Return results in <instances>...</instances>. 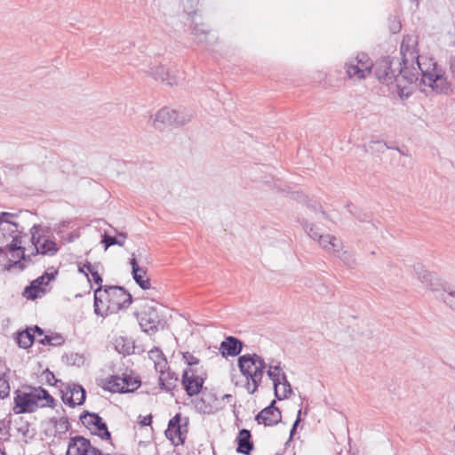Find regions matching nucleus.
I'll return each mask as SVG.
<instances>
[{
	"label": "nucleus",
	"instance_id": "obj_1",
	"mask_svg": "<svg viewBox=\"0 0 455 455\" xmlns=\"http://www.w3.org/2000/svg\"><path fill=\"white\" fill-rule=\"evenodd\" d=\"M417 45L416 36H406L401 44L402 60L398 58H385L375 66L378 80L386 84L395 83L401 99H407L411 95L409 86L415 83L416 72L411 68L417 59Z\"/></svg>",
	"mask_w": 455,
	"mask_h": 455
},
{
	"label": "nucleus",
	"instance_id": "obj_2",
	"mask_svg": "<svg viewBox=\"0 0 455 455\" xmlns=\"http://www.w3.org/2000/svg\"><path fill=\"white\" fill-rule=\"evenodd\" d=\"M411 70L416 72L415 82L419 81L420 91L426 94L451 95L453 92L451 82L444 69L436 61L427 56H420L417 50V59L411 63Z\"/></svg>",
	"mask_w": 455,
	"mask_h": 455
},
{
	"label": "nucleus",
	"instance_id": "obj_3",
	"mask_svg": "<svg viewBox=\"0 0 455 455\" xmlns=\"http://www.w3.org/2000/svg\"><path fill=\"white\" fill-rule=\"evenodd\" d=\"M131 303L132 295L120 286L99 287L94 291V312L98 315L116 313Z\"/></svg>",
	"mask_w": 455,
	"mask_h": 455
},
{
	"label": "nucleus",
	"instance_id": "obj_4",
	"mask_svg": "<svg viewBox=\"0 0 455 455\" xmlns=\"http://www.w3.org/2000/svg\"><path fill=\"white\" fill-rule=\"evenodd\" d=\"M15 215L11 212L0 213V252L8 251L12 258L25 259V248L21 246V237L18 225L12 221ZM16 263L17 260L14 259Z\"/></svg>",
	"mask_w": 455,
	"mask_h": 455
},
{
	"label": "nucleus",
	"instance_id": "obj_5",
	"mask_svg": "<svg viewBox=\"0 0 455 455\" xmlns=\"http://www.w3.org/2000/svg\"><path fill=\"white\" fill-rule=\"evenodd\" d=\"M53 407V397L42 387L30 388L28 392L19 391L14 398L15 414L29 413L38 407Z\"/></svg>",
	"mask_w": 455,
	"mask_h": 455
},
{
	"label": "nucleus",
	"instance_id": "obj_6",
	"mask_svg": "<svg viewBox=\"0 0 455 455\" xmlns=\"http://www.w3.org/2000/svg\"><path fill=\"white\" fill-rule=\"evenodd\" d=\"M238 367L247 379L246 390L251 395L254 394L262 381L266 362L257 354H246L238 358Z\"/></svg>",
	"mask_w": 455,
	"mask_h": 455
},
{
	"label": "nucleus",
	"instance_id": "obj_7",
	"mask_svg": "<svg viewBox=\"0 0 455 455\" xmlns=\"http://www.w3.org/2000/svg\"><path fill=\"white\" fill-rule=\"evenodd\" d=\"M192 117V114L187 111H177L164 107L152 116L150 120L156 130L164 131L172 126L183 125L190 122Z\"/></svg>",
	"mask_w": 455,
	"mask_h": 455
},
{
	"label": "nucleus",
	"instance_id": "obj_8",
	"mask_svg": "<svg viewBox=\"0 0 455 455\" xmlns=\"http://www.w3.org/2000/svg\"><path fill=\"white\" fill-rule=\"evenodd\" d=\"M140 313V325L145 332L154 333L163 327V317L159 313L157 303L154 300H145Z\"/></svg>",
	"mask_w": 455,
	"mask_h": 455
},
{
	"label": "nucleus",
	"instance_id": "obj_9",
	"mask_svg": "<svg viewBox=\"0 0 455 455\" xmlns=\"http://www.w3.org/2000/svg\"><path fill=\"white\" fill-rule=\"evenodd\" d=\"M373 68L371 59L364 53L349 59L345 64V69L350 79L361 80L368 76Z\"/></svg>",
	"mask_w": 455,
	"mask_h": 455
},
{
	"label": "nucleus",
	"instance_id": "obj_10",
	"mask_svg": "<svg viewBox=\"0 0 455 455\" xmlns=\"http://www.w3.org/2000/svg\"><path fill=\"white\" fill-rule=\"evenodd\" d=\"M188 418H182L180 413H177L169 420L165 435L173 445L178 446L184 443L188 432Z\"/></svg>",
	"mask_w": 455,
	"mask_h": 455
},
{
	"label": "nucleus",
	"instance_id": "obj_11",
	"mask_svg": "<svg viewBox=\"0 0 455 455\" xmlns=\"http://www.w3.org/2000/svg\"><path fill=\"white\" fill-rule=\"evenodd\" d=\"M205 373L195 368H188L183 371L182 385L188 395L194 396L200 393L204 383Z\"/></svg>",
	"mask_w": 455,
	"mask_h": 455
},
{
	"label": "nucleus",
	"instance_id": "obj_12",
	"mask_svg": "<svg viewBox=\"0 0 455 455\" xmlns=\"http://www.w3.org/2000/svg\"><path fill=\"white\" fill-rule=\"evenodd\" d=\"M325 219V214L323 212H315V216H308L303 220L302 225L307 235L314 240H317L321 248L324 251L329 247L330 241L332 235H322L319 228L315 226L313 220H322Z\"/></svg>",
	"mask_w": 455,
	"mask_h": 455
},
{
	"label": "nucleus",
	"instance_id": "obj_13",
	"mask_svg": "<svg viewBox=\"0 0 455 455\" xmlns=\"http://www.w3.org/2000/svg\"><path fill=\"white\" fill-rule=\"evenodd\" d=\"M140 384L137 378L129 375L112 376L106 384V389L112 393H129L137 389Z\"/></svg>",
	"mask_w": 455,
	"mask_h": 455
},
{
	"label": "nucleus",
	"instance_id": "obj_14",
	"mask_svg": "<svg viewBox=\"0 0 455 455\" xmlns=\"http://www.w3.org/2000/svg\"><path fill=\"white\" fill-rule=\"evenodd\" d=\"M40 228L41 227L39 225H34L30 229L32 242L36 252L52 256L58 251L59 247L54 241L48 239L45 236H41L39 235Z\"/></svg>",
	"mask_w": 455,
	"mask_h": 455
},
{
	"label": "nucleus",
	"instance_id": "obj_15",
	"mask_svg": "<svg viewBox=\"0 0 455 455\" xmlns=\"http://www.w3.org/2000/svg\"><path fill=\"white\" fill-rule=\"evenodd\" d=\"M80 418L83 424L92 433L103 440L110 439V433L107 425L98 414L85 412Z\"/></svg>",
	"mask_w": 455,
	"mask_h": 455
},
{
	"label": "nucleus",
	"instance_id": "obj_16",
	"mask_svg": "<svg viewBox=\"0 0 455 455\" xmlns=\"http://www.w3.org/2000/svg\"><path fill=\"white\" fill-rule=\"evenodd\" d=\"M415 275L417 280L421 283V285L427 291H432L435 296L438 294V291H440L443 287L438 275L434 272L428 271L423 267L419 266L418 267H415Z\"/></svg>",
	"mask_w": 455,
	"mask_h": 455
},
{
	"label": "nucleus",
	"instance_id": "obj_17",
	"mask_svg": "<svg viewBox=\"0 0 455 455\" xmlns=\"http://www.w3.org/2000/svg\"><path fill=\"white\" fill-rule=\"evenodd\" d=\"M62 401L71 407L81 405L85 400V391L82 386L68 384L65 390H61Z\"/></svg>",
	"mask_w": 455,
	"mask_h": 455
},
{
	"label": "nucleus",
	"instance_id": "obj_18",
	"mask_svg": "<svg viewBox=\"0 0 455 455\" xmlns=\"http://www.w3.org/2000/svg\"><path fill=\"white\" fill-rule=\"evenodd\" d=\"M96 449L89 440L77 435L70 438L66 455H91V451Z\"/></svg>",
	"mask_w": 455,
	"mask_h": 455
},
{
	"label": "nucleus",
	"instance_id": "obj_19",
	"mask_svg": "<svg viewBox=\"0 0 455 455\" xmlns=\"http://www.w3.org/2000/svg\"><path fill=\"white\" fill-rule=\"evenodd\" d=\"M275 402L273 401L271 404L263 409L257 416L256 419L260 424L265 426H274L277 424L281 419V411L275 406Z\"/></svg>",
	"mask_w": 455,
	"mask_h": 455
},
{
	"label": "nucleus",
	"instance_id": "obj_20",
	"mask_svg": "<svg viewBox=\"0 0 455 455\" xmlns=\"http://www.w3.org/2000/svg\"><path fill=\"white\" fill-rule=\"evenodd\" d=\"M130 264L132 266V274L135 283L143 290L149 289L151 283L150 279L147 276V271L139 266L133 253L132 254Z\"/></svg>",
	"mask_w": 455,
	"mask_h": 455
},
{
	"label": "nucleus",
	"instance_id": "obj_21",
	"mask_svg": "<svg viewBox=\"0 0 455 455\" xmlns=\"http://www.w3.org/2000/svg\"><path fill=\"white\" fill-rule=\"evenodd\" d=\"M326 251L331 255L339 257L347 264H349L352 259V255L348 251L343 250V242L341 239L334 235L331 236Z\"/></svg>",
	"mask_w": 455,
	"mask_h": 455
},
{
	"label": "nucleus",
	"instance_id": "obj_22",
	"mask_svg": "<svg viewBox=\"0 0 455 455\" xmlns=\"http://www.w3.org/2000/svg\"><path fill=\"white\" fill-rule=\"evenodd\" d=\"M242 342L232 336L225 339L220 344V350L224 356H235L242 351Z\"/></svg>",
	"mask_w": 455,
	"mask_h": 455
},
{
	"label": "nucleus",
	"instance_id": "obj_23",
	"mask_svg": "<svg viewBox=\"0 0 455 455\" xmlns=\"http://www.w3.org/2000/svg\"><path fill=\"white\" fill-rule=\"evenodd\" d=\"M148 75L155 80L161 81L168 85H174L177 84V78L175 76L170 75L168 69L161 65L150 68Z\"/></svg>",
	"mask_w": 455,
	"mask_h": 455
},
{
	"label": "nucleus",
	"instance_id": "obj_24",
	"mask_svg": "<svg viewBox=\"0 0 455 455\" xmlns=\"http://www.w3.org/2000/svg\"><path fill=\"white\" fill-rule=\"evenodd\" d=\"M435 299L442 302L446 307L455 313V291L449 287L443 286Z\"/></svg>",
	"mask_w": 455,
	"mask_h": 455
},
{
	"label": "nucleus",
	"instance_id": "obj_25",
	"mask_svg": "<svg viewBox=\"0 0 455 455\" xmlns=\"http://www.w3.org/2000/svg\"><path fill=\"white\" fill-rule=\"evenodd\" d=\"M45 275H42L34 280L31 284L25 289V294L28 299H35L44 293V289L42 287L45 284Z\"/></svg>",
	"mask_w": 455,
	"mask_h": 455
},
{
	"label": "nucleus",
	"instance_id": "obj_26",
	"mask_svg": "<svg viewBox=\"0 0 455 455\" xmlns=\"http://www.w3.org/2000/svg\"><path fill=\"white\" fill-rule=\"evenodd\" d=\"M267 373L269 379L272 380L273 385L276 382L280 381L281 379H283L286 375L281 368V362L272 359L267 364Z\"/></svg>",
	"mask_w": 455,
	"mask_h": 455
},
{
	"label": "nucleus",
	"instance_id": "obj_27",
	"mask_svg": "<svg viewBox=\"0 0 455 455\" xmlns=\"http://www.w3.org/2000/svg\"><path fill=\"white\" fill-rule=\"evenodd\" d=\"M251 433L247 429H242L238 435V447L237 452L248 455L252 450V443L250 441Z\"/></svg>",
	"mask_w": 455,
	"mask_h": 455
},
{
	"label": "nucleus",
	"instance_id": "obj_28",
	"mask_svg": "<svg viewBox=\"0 0 455 455\" xmlns=\"http://www.w3.org/2000/svg\"><path fill=\"white\" fill-rule=\"evenodd\" d=\"M274 388L275 395L278 400L288 398L292 393L291 384L287 380L286 376L283 379H281L280 381L274 384Z\"/></svg>",
	"mask_w": 455,
	"mask_h": 455
},
{
	"label": "nucleus",
	"instance_id": "obj_29",
	"mask_svg": "<svg viewBox=\"0 0 455 455\" xmlns=\"http://www.w3.org/2000/svg\"><path fill=\"white\" fill-rule=\"evenodd\" d=\"M178 378L174 376V373L162 371L159 377V382L162 387L166 391H171L176 386Z\"/></svg>",
	"mask_w": 455,
	"mask_h": 455
},
{
	"label": "nucleus",
	"instance_id": "obj_30",
	"mask_svg": "<svg viewBox=\"0 0 455 455\" xmlns=\"http://www.w3.org/2000/svg\"><path fill=\"white\" fill-rule=\"evenodd\" d=\"M34 339V334L31 332V329L22 331L17 335V343L19 347L22 348H28L31 347Z\"/></svg>",
	"mask_w": 455,
	"mask_h": 455
},
{
	"label": "nucleus",
	"instance_id": "obj_31",
	"mask_svg": "<svg viewBox=\"0 0 455 455\" xmlns=\"http://www.w3.org/2000/svg\"><path fill=\"white\" fill-rule=\"evenodd\" d=\"M50 424L54 428V435L64 434L69 428V423L67 418L51 419Z\"/></svg>",
	"mask_w": 455,
	"mask_h": 455
},
{
	"label": "nucleus",
	"instance_id": "obj_32",
	"mask_svg": "<svg viewBox=\"0 0 455 455\" xmlns=\"http://www.w3.org/2000/svg\"><path fill=\"white\" fill-rule=\"evenodd\" d=\"M126 235L124 233H119L117 237L105 234L102 237V243H105V250L108 247L117 244L123 246L125 243Z\"/></svg>",
	"mask_w": 455,
	"mask_h": 455
},
{
	"label": "nucleus",
	"instance_id": "obj_33",
	"mask_svg": "<svg viewBox=\"0 0 455 455\" xmlns=\"http://www.w3.org/2000/svg\"><path fill=\"white\" fill-rule=\"evenodd\" d=\"M192 32L201 42H203L206 40V36L210 30L206 24L202 22H194L192 25Z\"/></svg>",
	"mask_w": 455,
	"mask_h": 455
},
{
	"label": "nucleus",
	"instance_id": "obj_34",
	"mask_svg": "<svg viewBox=\"0 0 455 455\" xmlns=\"http://www.w3.org/2000/svg\"><path fill=\"white\" fill-rule=\"evenodd\" d=\"M66 358H67V363L68 364L78 366V367L84 365L86 362V358H85L84 355L74 353V352H71L70 354L67 355Z\"/></svg>",
	"mask_w": 455,
	"mask_h": 455
},
{
	"label": "nucleus",
	"instance_id": "obj_35",
	"mask_svg": "<svg viewBox=\"0 0 455 455\" xmlns=\"http://www.w3.org/2000/svg\"><path fill=\"white\" fill-rule=\"evenodd\" d=\"M64 339L60 335L48 336L45 335L42 339H39V342L43 345L59 346L61 345Z\"/></svg>",
	"mask_w": 455,
	"mask_h": 455
},
{
	"label": "nucleus",
	"instance_id": "obj_36",
	"mask_svg": "<svg viewBox=\"0 0 455 455\" xmlns=\"http://www.w3.org/2000/svg\"><path fill=\"white\" fill-rule=\"evenodd\" d=\"M10 393V386L4 375L0 374V398L8 396Z\"/></svg>",
	"mask_w": 455,
	"mask_h": 455
},
{
	"label": "nucleus",
	"instance_id": "obj_37",
	"mask_svg": "<svg viewBox=\"0 0 455 455\" xmlns=\"http://www.w3.org/2000/svg\"><path fill=\"white\" fill-rule=\"evenodd\" d=\"M182 356L187 364L189 366V368H193V366L197 365L200 362L197 357H196L189 352L183 353Z\"/></svg>",
	"mask_w": 455,
	"mask_h": 455
},
{
	"label": "nucleus",
	"instance_id": "obj_38",
	"mask_svg": "<svg viewBox=\"0 0 455 455\" xmlns=\"http://www.w3.org/2000/svg\"><path fill=\"white\" fill-rule=\"evenodd\" d=\"M91 275L92 277V280L93 282L96 283V284H99V287H102L101 286V283H102V278L100 277V274L98 273L97 270L93 269L92 272H91Z\"/></svg>",
	"mask_w": 455,
	"mask_h": 455
},
{
	"label": "nucleus",
	"instance_id": "obj_39",
	"mask_svg": "<svg viewBox=\"0 0 455 455\" xmlns=\"http://www.w3.org/2000/svg\"><path fill=\"white\" fill-rule=\"evenodd\" d=\"M449 71L452 77L455 78V55L451 56L449 60Z\"/></svg>",
	"mask_w": 455,
	"mask_h": 455
},
{
	"label": "nucleus",
	"instance_id": "obj_40",
	"mask_svg": "<svg viewBox=\"0 0 455 455\" xmlns=\"http://www.w3.org/2000/svg\"><path fill=\"white\" fill-rule=\"evenodd\" d=\"M300 415H301V410H299V411H298L297 419H296V420H295V422H294V424H293V426H292V428H291V436H292V435H293V434L295 433L296 427H297V426H298L299 422L300 421Z\"/></svg>",
	"mask_w": 455,
	"mask_h": 455
},
{
	"label": "nucleus",
	"instance_id": "obj_41",
	"mask_svg": "<svg viewBox=\"0 0 455 455\" xmlns=\"http://www.w3.org/2000/svg\"><path fill=\"white\" fill-rule=\"evenodd\" d=\"M30 329H31V332L34 335H35V333H37L38 337H40V339H42L44 336L43 330L41 328H39L38 326H35L34 328H30Z\"/></svg>",
	"mask_w": 455,
	"mask_h": 455
},
{
	"label": "nucleus",
	"instance_id": "obj_42",
	"mask_svg": "<svg viewBox=\"0 0 455 455\" xmlns=\"http://www.w3.org/2000/svg\"><path fill=\"white\" fill-rule=\"evenodd\" d=\"M151 421H152V417L151 416H145L142 418V419L140 420V424L141 426H149L151 424Z\"/></svg>",
	"mask_w": 455,
	"mask_h": 455
},
{
	"label": "nucleus",
	"instance_id": "obj_43",
	"mask_svg": "<svg viewBox=\"0 0 455 455\" xmlns=\"http://www.w3.org/2000/svg\"><path fill=\"white\" fill-rule=\"evenodd\" d=\"M57 274V271L53 272V273H45L44 275H45V285L48 283V282H50L51 280H52L54 277H55V275Z\"/></svg>",
	"mask_w": 455,
	"mask_h": 455
},
{
	"label": "nucleus",
	"instance_id": "obj_44",
	"mask_svg": "<svg viewBox=\"0 0 455 455\" xmlns=\"http://www.w3.org/2000/svg\"><path fill=\"white\" fill-rule=\"evenodd\" d=\"M83 267H84V269H87V271L90 273L94 269V267L89 262L84 264Z\"/></svg>",
	"mask_w": 455,
	"mask_h": 455
},
{
	"label": "nucleus",
	"instance_id": "obj_45",
	"mask_svg": "<svg viewBox=\"0 0 455 455\" xmlns=\"http://www.w3.org/2000/svg\"><path fill=\"white\" fill-rule=\"evenodd\" d=\"M52 380H55V382H57V380L55 379L54 375H53L52 372H49V373L47 374V381H48L49 383H51V381H52Z\"/></svg>",
	"mask_w": 455,
	"mask_h": 455
},
{
	"label": "nucleus",
	"instance_id": "obj_46",
	"mask_svg": "<svg viewBox=\"0 0 455 455\" xmlns=\"http://www.w3.org/2000/svg\"><path fill=\"white\" fill-rule=\"evenodd\" d=\"M78 271L80 273L84 274L86 276H88V274L84 271V267H79Z\"/></svg>",
	"mask_w": 455,
	"mask_h": 455
},
{
	"label": "nucleus",
	"instance_id": "obj_47",
	"mask_svg": "<svg viewBox=\"0 0 455 455\" xmlns=\"http://www.w3.org/2000/svg\"><path fill=\"white\" fill-rule=\"evenodd\" d=\"M230 397H231V395H224V398H226V399H228V398H230Z\"/></svg>",
	"mask_w": 455,
	"mask_h": 455
},
{
	"label": "nucleus",
	"instance_id": "obj_48",
	"mask_svg": "<svg viewBox=\"0 0 455 455\" xmlns=\"http://www.w3.org/2000/svg\"><path fill=\"white\" fill-rule=\"evenodd\" d=\"M0 455H5V453H4V452H3V453H0Z\"/></svg>",
	"mask_w": 455,
	"mask_h": 455
},
{
	"label": "nucleus",
	"instance_id": "obj_49",
	"mask_svg": "<svg viewBox=\"0 0 455 455\" xmlns=\"http://www.w3.org/2000/svg\"><path fill=\"white\" fill-rule=\"evenodd\" d=\"M4 451H0V453H3Z\"/></svg>",
	"mask_w": 455,
	"mask_h": 455
}]
</instances>
